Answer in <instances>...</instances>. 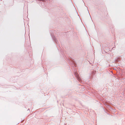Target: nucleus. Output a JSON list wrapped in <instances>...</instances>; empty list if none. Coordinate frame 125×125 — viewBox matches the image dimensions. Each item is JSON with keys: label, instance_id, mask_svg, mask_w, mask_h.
Returning <instances> with one entry per match:
<instances>
[{"label": "nucleus", "instance_id": "obj_2", "mask_svg": "<svg viewBox=\"0 0 125 125\" xmlns=\"http://www.w3.org/2000/svg\"><path fill=\"white\" fill-rule=\"evenodd\" d=\"M52 38H53V40L55 42V43H57V41L56 39V38H55V36H52Z\"/></svg>", "mask_w": 125, "mask_h": 125}, {"label": "nucleus", "instance_id": "obj_3", "mask_svg": "<svg viewBox=\"0 0 125 125\" xmlns=\"http://www.w3.org/2000/svg\"><path fill=\"white\" fill-rule=\"evenodd\" d=\"M96 73V71H92V75H94V74H95Z\"/></svg>", "mask_w": 125, "mask_h": 125}, {"label": "nucleus", "instance_id": "obj_1", "mask_svg": "<svg viewBox=\"0 0 125 125\" xmlns=\"http://www.w3.org/2000/svg\"><path fill=\"white\" fill-rule=\"evenodd\" d=\"M74 75L76 77L77 79L81 83L82 82V80L79 77V76L77 72H75L74 73Z\"/></svg>", "mask_w": 125, "mask_h": 125}, {"label": "nucleus", "instance_id": "obj_4", "mask_svg": "<svg viewBox=\"0 0 125 125\" xmlns=\"http://www.w3.org/2000/svg\"><path fill=\"white\" fill-rule=\"evenodd\" d=\"M120 58H117L115 60V61H116V62H118L119 61V60H120Z\"/></svg>", "mask_w": 125, "mask_h": 125}]
</instances>
